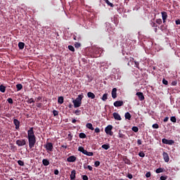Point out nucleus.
Returning a JSON list of instances; mask_svg holds the SVG:
<instances>
[{
  "mask_svg": "<svg viewBox=\"0 0 180 180\" xmlns=\"http://www.w3.org/2000/svg\"><path fill=\"white\" fill-rule=\"evenodd\" d=\"M27 139L28 140L30 148H33L36 144V135H34L33 127L30 128V129L27 131Z\"/></svg>",
  "mask_w": 180,
  "mask_h": 180,
  "instance_id": "nucleus-1",
  "label": "nucleus"
},
{
  "mask_svg": "<svg viewBox=\"0 0 180 180\" xmlns=\"http://www.w3.org/2000/svg\"><path fill=\"white\" fill-rule=\"evenodd\" d=\"M84 98V95L80 94L78 96V97L72 101V103L74 105V108H79L82 103V99Z\"/></svg>",
  "mask_w": 180,
  "mask_h": 180,
  "instance_id": "nucleus-2",
  "label": "nucleus"
},
{
  "mask_svg": "<svg viewBox=\"0 0 180 180\" xmlns=\"http://www.w3.org/2000/svg\"><path fill=\"white\" fill-rule=\"evenodd\" d=\"M112 129H113V126L108 125L105 128V131L106 134H109V136H113V131H112Z\"/></svg>",
  "mask_w": 180,
  "mask_h": 180,
  "instance_id": "nucleus-3",
  "label": "nucleus"
},
{
  "mask_svg": "<svg viewBox=\"0 0 180 180\" xmlns=\"http://www.w3.org/2000/svg\"><path fill=\"white\" fill-rule=\"evenodd\" d=\"M15 144L18 146V147H23V146H26V139H18L15 141Z\"/></svg>",
  "mask_w": 180,
  "mask_h": 180,
  "instance_id": "nucleus-4",
  "label": "nucleus"
},
{
  "mask_svg": "<svg viewBox=\"0 0 180 180\" xmlns=\"http://www.w3.org/2000/svg\"><path fill=\"white\" fill-rule=\"evenodd\" d=\"M162 143L163 144H168V146H172V144H174L175 143V141L172 139L168 140L167 139H162Z\"/></svg>",
  "mask_w": 180,
  "mask_h": 180,
  "instance_id": "nucleus-5",
  "label": "nucleus"
},
{
  "mask_svg": "<svg viewBox=\"0 0 180 180\" xmlns=\"http://www.w3.org/2000/svg\"><path fill=\"white\" fill-rule=\"evenodd\" d=\"M45 148L46 151H53V149L54 148V146H53V143L51 142H48L46 144Z\"/></svg>",
  "mask_w": 180,
  "mask_h": 180,
  "instance_id": "nucleus-6",
  "label": "nucleus"
},
{
  "mask_svg": "<svg viewBox=\"0 0 180 180\" xmlns=\"http://www.w3.org/2000/svg\"><path fill=\"white\" fill-rule=\"evenodd\" d=\"M13 124L15 126L16 130H19V127H20V121H18V119H14Z\"/></svg>",
  "mask_w": 180,
  "mask_h": 180,
  "instance_id": "nucleus-7",
  "label": "nucleus"
},
{
  "mask_svg": "<svg viewBox=\"0 0 180 180\" xmlns=\"http://www.w3.org/2000/svg\"><path fill=\"white\" fill-rule=\"evenodd\" d=\"M68 162H75L77 161V157L75 155L70 156L67 158Z\"/></svg>",
  "mask_w": 180,
  "mask_h": 180,
  "instance_id": "nucleus-8",
  "label": "nucleus"
},
{
  "mask_svg": "<svg viewBox=\"0 0 180 180\" xmlns=\"http://www.w3.org/2000/svg\"><path fill=\"white\" fill-rule=\"evenodd\" d=\"M117 89H116V88L112 89L111 95H112V98H113V99H116V98H117Z\"/></svg>",
  "mask_w": 180,
  "mask_h": 180,
  "instance_id": "nucleus-9",
  "label": "nucleus"
},
{
  "mask_svg": "<svg viewBox=\"0 0 180 180\" xmlns=\"http://www.w3.org/2000/svg\"><path fill=\"white\" fill-rule=\"evenodd\" d=\"M163 158L165 162H169V156L168 155V153L167 152H163L162 153Z\"/></svg>",
  "mask_w": 180,
  "mask_h": 180,
  "instance_id": "nucleus-10",
  "label": "nucleus"
},
{
  "mask_svg": "<svg viewBox=\"0 0 180 180\" xmlns=\"http://www.w3.org/2000/svg\"><path fill=\"white\" fill-rule=\"evenodd\" d=\"M162 14V20H163V23H165L167 18H168V14L167 13V12L162 11L161 13Z\"/></svg>",
  "mask_w": 180,
  "mask_h": 180,
  "instance_id": "nucleus-11",
  "label": "nucleus"
},
{
  "mask_svg": "<svg viewBox=\"0 0 180 180\" xmlns=\"http://www.w3.org/2000/svg\"><path fill=\"white\" fill-rule=\"evenodd\" d=\"M112 116L115 120H122V117L117 112H113Z\"/></svg>",
  "mask_w": 180,
  "mask_h": 180,
  "instance_id": "nucleus-12",
  "label": "nucleus"
},
{
  "mask_svg": "<svg viewBox=\"0 0 180 180\" xmlns=\"http://www.w3.org/2000/svg\"><path fill=\"white\" fill-rule=\"evenodd\" d=\"M114 106L115 108H119L120 106H123V101H117L114 103Z\"/></svg>",
  "mask_w": 180,
  "mask_h": 180,
  "instance_id": "nucleus-13",
  "label": "nucleus"
},
{
  "mask_svg": "<svg viewBox=\"0 0 180 180\" xmlns=\"http://www.w3.org/2000/svg\"><path fill=\"white\" fill-rule=\"evenodd\" d=\"M136 95L138 96V98L139 101H144V94H143V92H137Z\"/></svg>",
  "mask_w": 180,
  "mask_h": 180,
  "instance_id": "nucleus-14",
  "label": "nucleus"
},
{
  "mask_svg": "<svg viewBox=\"0 0 180 180\" xmlns=\"http://www.w3.org/2000/svg\"><path fill=\"white\" fill-rule=\"evenodd\" d=\"M122 161H124V164H127V165H130L131 164V161H130L127 157H124Z\"/></svg>",
  "mask_w": 180,
  "mask_h": 180,
  "instance_id": "nucleus-15",
  "label": "nucleus"
},
{
  "mask_svg": "<svg viewBox=\"0 0 180 180\" xmlns=\"http://www.w3.org/2000/svg\"><path fill=\"white\" fill-rule=\"evenodd\" d=\"M88 98H90V99H95V94L91 91H89L87 93Z\"/></svg>",
  "mask_w": 180,
  "mask_h": 180,
  "instance_id": "nucleus-16",
  "label": "nucleus"
},
{
  "mask_svg": "<svg viewBox=\"0 0 180 180\" xmlns=\"http://www.w3.org/2000/svg\"><path fill=\"white\" fill-rule=\"evenodd\" d=\"M58 103L60 105H63L64 103V97L63 96H59L58 98Z\"/></svg>",
  "mask_w": 180,
  "mask_h": 180,
  "instance_id": "nucleus-17",
  "label": "nucleus"
},
{
  "mask_svg": "<svg viewBox=\"0 0 180 180\" xmlns=\"http://www.w3.org/2000/svg\"><path fill=\"white\" fill-rule=\"evenodd\" d=\"M76 174H77V172H75V170H72V171L71 172V174H70V179H71V180L75 179V175H76Z\"/></svg>",
  "mask_w": 180,
  "mask_h": 180,
  "instance_id": "nucleus-18",
  "label": "nucleus"
},
{
  "mask_svg": "<svg viewBox=\"0 0 180 180\" xmlns=\"http://www.w3.org/2000/svg\"><path fill=\"white\" fill-rule=\"evenodd\" d=\"M42 164H43L45 167H47V166L50 165V162H49V160H47V159H43V160H42Z\"/></svg>",
  "mask_w": 180,
  "mask_h": 180,
  "instance_id": "nucleus-19",
  "label": "nucleus"
},
{
  "mask_svg": "<svg viewBox=\"0 0 180 180\" xmlns=\"http://www.w3.org/2000/svg\"><path fill=\"white\" fill-rule=\"evenodd\" d=\"M6 91V86H4V84L0 85V92L2 94H5V91Z\"/></svg>",
  "mask_w": 180,
  "mask_h": 180,
  "instance_id": "nucleus-20",
  "label": "nucleus"
},
{
  "mask_svg": "<svg viewBox=\"0 0 180 180\" xmlns=\"http://www.w3.org/2000/svg\"><path fill=\"white\" fill-rule=\"evenodd\" d=\"M124 117L127 120H131V115L130 114V112H126L125 115H124Z\"/></svg>",
  "mask_w": 180,
  "mask_h": 180,
  "instance_id": "nucleus-21",
  "label": "nucleus"
},
{
  "mask_svg": "<svg viewBox=\"0 0 180 180\" xmlns=\"http://www.w3.org/2000/svg\"><path fill=\"white\" fill-rule=\"evenodd\" d=\"M78 151H80V153H82V154H85V153L86 152V150H85V148H84V147L79 146L78 148Z\"/></svg>",
  "mask_w": 180,
  "mask_h": 180,
  "instance_id": "nucleus-22",
  "label": "nucleus"
},
{
  "mask_svg": "<svg viewBox=\"0 0 180 180\" xmlns=\"http://www.w3.org/2000/svg\"><path fill=\"white\" fill-rule=\"evenodd\" d=\"M86 127H87V129H89L90 130H95V128H94L91 123H87Z\"/></svg>",
  "mask_w": 180,
  "mask_h": 180,
  "instance_id": "nucleus-23",
  "label": "nucleus"
},
{
  "mask_svg": "<svg viewBox=\"0 0 180 180\" xmlns=\"http://www.w3.org/2000/svg\"><path fill=\"white\" fill-rule=\"evenodd\" d=\"M18 47H19L20 50H23L25 49V43L19 42Z\"/></svg>",
  "mask_w": 180,
  "mask_h": 180,
  "instance_id": "nucleus-24",
  "label": "nucleus"
},
{
  "mask_svg": "<svg viewBox=\"0 0 180 180\" xmlns=\"http://www.w3.org/2000/svg\"><path fill=\"white\" fill-rule=\"evenodd\" d=\"M118 137H120V139H126V135L123 134L122 131L120 130L118 133Z\"/></svg>",
  "mask_w": 180,
  "mask_h": 180,
  "instance_id": "nucleus-25",
  "label": "nucleus"
},
{
  "mask_svg": "<svg viewBox=\"0 0 180 180\" xmlns=\"http://www.w3.org/2000/svg\"><path fill=\"white\" fill-rule=\"evenodd\" d=\"M17 91H21V89H23V85L22 84H16Z\"/></svg>",
  "mask_w": 180,
  "mask_h": 180,
  "instance_id": "nucleus-26",
  "label": "nucleus"
},
{
  "mask_svg": "<svg viewBox=\"0 0 180 180\" xmlns=\"http://www.w3.org/2000/svg\"><path fill=\"white\" fill-rule=\"evenodd\" d=\"M104 150H109L110 148V146L109 144H103L101 146Z\"/></svg>",
  "mask_w": 180,
  "mask_h": 180,
  "instance_id": "nucleus-27",
  "label": "nucleus"
},
{
  "mask_svg": "<svg viewBox=\"0 0 180 180\" xmlns=\"http://www.w3.org/2000/svg\"><path fill=\"white\" fill-rule=\"evenodd\" d=\"M101 99L103 102H106V101H108V94H104Z\"/></svg>",
  "mask_w": 180,
  "mask_h": 180,
  "instance_id": "nucleus-28",
  "label": "nucleus"
},
{
  "mask_svg": "<svg viewBox=\"0 0 180 180\" xmlns=\"http://www.w3.org/2000/svg\"><path fill=\"white\" fill-rule=\"evenodd\" d=\"M79 139H86V134L82 132L79 134Z\"/></svg>",
  "mask_w": 180,
  "mask_h": 180,
  "instance_id": "nucleus-29",
  "label": "nucleus"
},
{
  "mask_svg": "<svg viewBox=\"0 0 180 180\" xmlns=\"http://www.w3.org/2000/svg\"><path fill=\"white\" fill-rule=\"evenodd\" d=\"M84 155H87L88 157H92L94 155V153L92 152H88L86 150Z\"/></svg>",
  "mask_w": 180,
  "mask_h": 180,
  "instance_id": "nucleus-30",
  "label": "nucleus"
},
{
  "mask_svg": "<svg viewBox=\"0 0 180 180\" xmlns=\"http://www.w3.org/2000/svg\"><path fill=\"white\" fill-rule=\"evenodd\" d=\"M105 2L107 4V5H108V6H110L111 8H113V6H115V5H113V4L110 3V1H109V0H104Z\"/></svg>",
  "mask_w": 180,
  "mask_h": 180,
  "instance_id": "nucleus-31",
  "label": "nucleus"
},
{
  "mask_svg": "<svg viewBox=\"0 0 180 180\" xmlns=\"http://www.w3.org/2000/svg\"><path fill=\"white\" fill-rule=\"evenodd\" d=\"M156 174H161V172H164V169L162 168H158L155 170Z\"/></svg>",
  "mask_w": 180,
  "mask_h": 180,
  "instance_id": "nucleus-32",
  "label": "nucleus"
},
{
  "mask_svg": "<svg viewBox=\"0 0 180 180\" xmlns=\"http://www.w3.org/2000/svg\"><path fill=\"white\" fill-rule=\"evenodd\" d=\"M18 165H20V167H25V162H23L22 160H18Z\"/></svg>",
  "mask_w": 180,
  "mask_h": 180,
  "instance_id": "nucleus-33",
  "label": "nucleus"
},
{
  "mask_svg": "<svg viewBox=\"0 0 180 180\" xmlns=\"http://www.w3.org/2000/svg\"><path fill=\"white\" fill-rule=\"evenodd\" d=\"M170 120L172 123H176V117L175 116L171 117Z\"/></svg>",
  "mask_w": 180,
  "mask_h": 180,
  "instance_id": "nucleus-34",
  "label": "nucleus"
},
{
  "mask_svg": "<svg viewBox=\"0 0 180 180\" xmlns=\"http://www.w3.org/2000/svg\"><path fill=\"white\" fill-rule=\"evenodd\" d=\"M68 49H69V50H70V51H72V52L75 51V48H74V47L72 46V45H69V46H68Z\"/></svg>",
  "mask_w": 180,
  "mask_h": 180,
  "instance_id": "nucleus-35",
  "label": "nucleus"
},
{
  "mask_svg": "<svg viewBox=\"0 0 180 180\" xmlns=\"http://www.w3.org/2000/svg\"><path fill=\"white\" fill-rule=\"evenodd\" d=\"M75 115H76V116H79V115H81V110H76L75 112H74Z\"/></svg>",
  "mask_w": 180,
  "mask_h": 180,
  "instance_id": "nucleus-36",
  "label": "nucleus"
},
{
  "mask_svg": "<svg viewBox=\"0 0 180 180\" xmlns=\"http://www.w3.org/2000/svg\"><path fill=\"white\" fill-rule=\"evenodd\" d=\"M153 129H159L160 128V125H158V124H153L152 125Z\"/></svg>",
  "mask_w": 180,
  "mask_h": 180,
  "instance_id": "nucleus-37",
  "label": "nucleus"
},
{
  "mask_svg": "<svg viewBox=\"0 0 180 180\" xmlns=\"http://www.w3.org/2000/svg\"><path fill=\"white\" fill-rule=\"evenodd\" d=\"M94 165H95V167H96V168H98V167H99V166L101 165V162H99V161H96V162H94Z\"/></svg>",
  "mask_w": 180,
  "mask_h": 180,
  "instance_id": "nucleus-38",
  "label": "nucleus"
},
{
  "mask_svg": "<svg viewBox=\"0 0 180 180\" xmlns=\"http://www.w3.org/2000/svg\"><path fill=\"white\" fill-rule=\"evenodd\" d=\"M139 157H141L142 158H144V157H146V154L144 153V152H140L139 153Z\"/></svg>",
  "mask_w": 180,
  "mask_h": 180,
  "instance_id": "nucleus-39",
  "label": "nucleus"
},
{
  "mask_svg": "<svg viewBox=\"0 0 180 180\" xmlns=\"http://www.w3.org/2000/svg\"><path fill=\"white\" fill-rule=\"evenodd\" d=\"M156 23H158V25H161V23H162V20L161 18L157 19Z\"/></svg>",
  "mask_w": 180,
  "mask_h": 180,
  "instance_id": "nucleus-40",
  "label": "nucleus"
},
{
  "mask_svg": "<svg viewBox=\"0 0 180 180\" xmlns=\"http://www.w3.org/2000/svg\"><path fill=\"white\" fill-rule=\"evenodd\" d=\"M132 130L134 131V133H137V131H139V127H133Z\"/></svg>",
  "mask_w": 180,
  "mask_h": 180,
  "instance_id": "nucleus-41",
  "label": "nucleus"
},
{
  "mask_svg": "<svg viewBox=\"0 0 180 180\" xmlns=\"http://www.w3.org/2000/svg\"><path fill=\"white\" fill-rule=\"evenodd\" d=\"M75 47L76 49H79V47H81V44H79V43H78V42H76V43L75 44Z\"/></svg>",
  "mask_w": 180,
  "mask_h": 180,
  "instance_id": "nucleus-42",
  "label": "nucleus"
},
{
  "mask_svg": "<svg viewBox=\"0 0 180 180\" xmlns=\"http://www.w3.org/2000/svg\"><path fill=\"white\" fill-rule=\"evenodd\" d=\"M27 102V103H34V100L33 98H29Z\"/></svg>",
  "mask_w": 180,
  "mask_h": 180,
  "instance_id": "nucleus-43",
  "label": "nucleus"
},
{
  "mask_svg": "<svg viewBox=\"0 0 180 180\" xmlns=\"http://www.w3.org/2000/svg\"><path fill=\"white\" fill-rule=\"evenodd\" d=\"M53 116H58V111L53 110Z\"/></svg>",
  "mask_w": 180,
  "mask_h": 180,
  "instance_id": "nucleus-44",
  "label": "nucleus"
},
{
  "mask_svg": "<svg viewBox=\"0 0 180 180\" xmlns=\"http://www.w3.org/2000/svg\"><path fill=\"white\" fill-rule=\"evenodd\" d=\"M134 64H135L134 67H136V68H139L140 63H139V62L134 61Z\"/></svg>",
  "mask_w": 180,
  "mask_h": 180,
  "instance_id": "nucleus-45",
  "label": "nucleus"
},
{
  "mask_svg": "<svg viewBox=\"0 0 180 180\" xmlns=\"http://www.w3.org/2000/svg\"><path fill=\"white\" fill-rule=\"evenodd\" d=\"M162 84L164 85H168V81L167 79H162Z\"/></svg>",
  "mask_w": 180,
  "mask_h": 180,
  "instance_id": "nucleus-46",
  "label": "nucleus"
},
{
  "mask_svg": "<svg viewBox=\"0 0 180 180\" xmlns=\"http://www.w3.org/2000/svg\"><path fill=\"white\" fill-rule=\"evenodd\" d=\"M7 102H8V103L12 104V103H13V99L11 98H8L7 99Z\"/></svg>",
  "mask_w": 180,
  "mask_h": 180,
  "instance_id": "nucleus-47",
  "label": "nucleus"
},
{
  "mask_svg": "<svg viewBox=\"0 0 180 180\" xmlns=\"http://www.w3.org/2000/svg\"><path fill=\"white\" fill-rule=\"evenodd\" d=\"M146 178H150V176H151V172H148L146 174Z\"/></svg>",
  "mask_w": 180,
  "mask_h": 180,
  "instance_id": "nucleus-48",
  "label": "nucleus"
},
{
  "mask_svg": "<svg viewBox=\"0 0 180 180\" xmlns=\"http://www.w3.org/2000/svg\"><path fill=\"white\" fill-rule=\"evenodd\" d=\"M150 25H151L152 27H157V26H158L157 24H155V22H151Z\"/></svg>",
  "mask_w": 180,
  "mask_h": 180,
  "instance_id": "nucleus-49",
  "label": "nucleus"
},
{
  "mask_svg": "<svg viewBox=\"0 0 180 180\" xmlns=\"http://www.w3.org/2000/svg\"><path fill=\"white\" fill-rule=\"evenodd\" d=\"M95 133H101V129L98 127H96L95 129Z\"/></svg>",
  "mask_w": 180,
  "mask_h": 180,
  "instance_id": "nucleus-50",
  "label": "nucleus"
},
{
  "mask_svg": "<svg viewBox=\"0 0 180 180\" xmlns=\"http://www.w3.org/2000/svg\"><path fill=\"white\" fill-rule=\"evenodd\" d=\"M127 176V178H129V179H133V174H128Z\"/></svg>",
  "mask_w": 180,
  "mask_h": 180,
  "instance_id": "nucleus-51",
  "label": "nucleus"
},
{
  "mask_svg": "<svg viewBox=\"0 0 180 180\" xmlns=\"http://www.w3.org/2000/svg\"><path fill=\"white\" fill-rule=\"evenodd\" d=\"M43 106V104L42 103H37V108H41Z\"/></svg>",
  "mask_w": 180,
  "mask_h": 180,
  "instance_id": "nucleus-52",
  "label": "nucleus"
},
{
  "mask_svg": "<svg viewBox=\"0 0 180 180\" xmlns=\"http://www.w3.org/2000/svg\"><path fill=\"white\" fill-rule=\"evenodd\" d=\"M87 169H89V171H92L94 168L91 165H87Z\"/></svg>",
  "mask_w": 180,
  "mask_h": 180,
  "instance_id": "nucleus-53",
  "label": "nucleus"
},
{
  "mask_svg": "<svg viewBox=\"0 0 180 180\" xmlns=\"http://www.w3.org/2000/svg\"><path fill=\"white\" fill-rule=\"evenodd\" d=\"M82 179H83V180H88V176H86V175H83V176H82Z\"/></svg>",
  "mask_w": 180,
  "mask_h": 180,
  "instance_id": "nucleus-54",
  "label": "nucleus"
},
{
  "mask_svg": "<svg viewBox=\"0 0 180 180\" xmlns=\"http://www.w3.org/2000/svg\"><path fill=\"white\" fill-rule=\"evenodd\" d=\"M54 174H55V175H58V174H60V172L58 171V169H55Z\"/></svg>",
  "mask_w": 180,
  "mask_h": 180,
  "instance_id": "nucleus-55",
  "label": "nucleus"
},
{
  "mask_svg": "<svg viewBox=\"0 0 180 180\" xmlns=\"http://www.w3.org/2000/svg\"><path fill=\"white\" fill-rule=\"evenodd\" d=\"M168 120H169V117H165V119L163 120V122H168Z\"/></svg>",
  "mask_w": 180,
  "mask_h": 180,
  "instance_id": "nucleus-56",
  "label": "nucleus"
},
{
  "mask_svg": "<svg viewBox=\"0 0 180 180\" xmlns=\"http://www.w3.org/2000/svg\"><path fill=\"white\" fill-rule=\"evenodd\" d=\"M137 144H138V146H141L142 142H141V141L140 139L137 140Z\"/></svg>",
  "mask_w": 180,
  "mask_h": 180,
  "instance_id": "nucleus-57",
  "label": "nucleus"
},
{
  "mask_svg": "<svg viewBox=\"0 0 180 180\" xmlns=\"http://www.w3.org/2000/svg\"><path fill=\"white\" fill-rule=\"evenodd\" d=\"M68 137H69V141H71V140H72V136L71 135V134H68Z\"/></svg>",
  "mask_w": 180,
  "mask_h": 180,
  "instance_id": "nucleus-58",
  "label": "nucleus"
},
{
  "mask_svg": "<svg viewBox=\"0 0 180 180\" xmlns=\"http://www.w3.org/2000/svg\"><path fill=\"white\" fill-rule=\"evenodd\" d=\"M42 98L41 96H39L37 98V102H40V101H41Z\"/></svg>",
  "mask_w": 180,
  "mask_h": 180,
  "instance_id": "nucleus-59",
  "label": "nucleus"
},
{
  "mask_svg": "<svg viewBox=\"0 0 180 180\" xmlns=\"http://www.w3.org/2000/svg\"><path fill=\"white\" fill-rule=\"evenodd\" d=\"M158 29H160V30H162V32L164 31V25H161L160 27H158Z\"/></svg>",
  "mask_w": 180,
  "mask_h": 180,
  "instance_id": "nucleus-60",
  "label": "nucleus"
},
{
  "mask_svg": "<svg viewBox=\"0 0 180 180\" xmlns=\"http://www.w3.org/2000/svg\"><path fill=\"white\" fill-rule=\"evenodd\" d=\"M166 179H167V176H162L160 177V180H166Z\"/></svg>",
  "mask_w": 180,
  "mask_h": 180,
  "instance_id": "nucleus-61",
  "label": "nucleus"
},
{
  "mask_svg": "<svg viewBox=\"0 0 180 180\" xmlns=\"http://www.w3.org/2000/svg\"><path fill=\"white\" fill-rule=\"evenodd\" d=\"M177 82H172V85H173V86H175V85H176Z\"/></svg>",
  "mask_w": 180,
  "mask_h": 180,
  "instance_id": "nucleus-62",
  "label": "nucleus"
},
{
  "mask_svg": "<svg viewBox=\"0 0 180 180\" xmlns=\"http://www.w3.org/2000/svg\"><path fill=\"white\" fill-rule=\"evenodd\" d=\"M176 25H180V20H176Z\"/></svg>",
  "mask_w": 180,
  "mask_h": 180,
  "instance_id": "nucleus-63",
  "label": "nucleus"
},
{
  "mask_svg": "<svg viewBox=\"0 0 180 180\" xmlns=\"http://www.w3.org/2000/svg\"><path fill=\"white\" fill-rule=\"evenodd\" d=\"M61 147H62V148H67V146L66 145H62Z\"/></svg>",
  "mask_w": 180,
  "mask_h": 180,
  "instance_id": "nucleus-64",
  "label": "nucleus"
}]
</instances>
